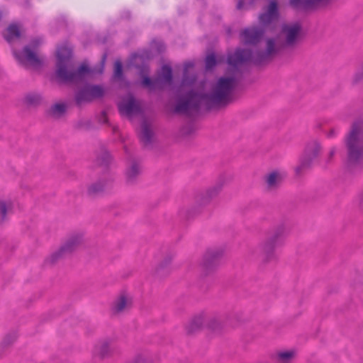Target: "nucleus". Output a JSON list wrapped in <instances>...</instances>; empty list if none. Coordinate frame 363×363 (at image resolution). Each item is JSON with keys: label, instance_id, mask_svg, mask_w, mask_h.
<instances>
[{"label": "nucleus", "instance_id": "obj_1", "mask_svg": "<svg viewBox=\"0 0 363 363\" xmlns=\"http://www.w3.org/2000/svg\"><path fill=\"white\" fill-rule=\"evenodd\" d=\"M237 84L235 77H221L211 93L199 92L194 89L177 96L174 111L178 114L190 116L192 111H199L201 104L207 110L225 106L231 101L230 94Z\"/></svg>", "mask_w": 363, "mask_h": 363}, {"label": "nucleus", "instance_id": "obj_2", "mask_svg": "<svg viewBox=\"0 0 363 363\" xmlns=\"http://www.w3.org/2000/svg\"><path fill=\"white\" fill-rule=\"evenodd\" d=\"M279 16L278 2L276 0H271L266 11L259 15L260 28H246L240 33L244 44L255 45L259 43L267 30H274Z\"/></svg>", "mask_w": 363, "mask_h": 363}, {"label": "nucleus", "instance_id": "obj_3", "mask_svg": "<svg viewBox=\"0 0 363 363\" xmlns=\"http://www.w3.org/2000/svg\"><path fill=\"white\" fill-rule=\"evenodd\" d=\"M72 55V50L67 46H61L57 52L55 77L60 84H78L84 82L93 70L86 63L81 64L77 69H69L67 62Z\"/></svg>", "mask_w": 363, "mask_h": 363}, {"label": "nucleus", "instance_id": "obj_4", "mask_svg": "<svg viewBox=\"0 0 363 363\" xmlns=\"http://www.w3.org/2000/svg\"><path fill=\"white\" fill-rule=\"evenodd\" d=\"M346 167L351 172L363 169V121H354L345 138Z\"/></svg>", "mask_w": 363, "mask_h": 363}, {"label": "nucleus", "instance_id": "obj_5", "mask_svg": "<svg viewBox=\"0 0 363 363\" xmlns=\"http://www.w3.org/2000/svg\"><path fill=\"white\" fill-rule=\"evenodd\" d=\"M278 50L274 38H268L265 51H257L255 55L250 49L238 48L233 54L228 55L227 62L229 65L237 68L239 65L252 61L255 65H260L266 62L271 55L277 54Z\"/></svg>", "mask_w": 363, "mask_h": 363}, {"label": "nucleus", "instance_id": "obj_6", "mask_svg": "<svg viewBox=\"0 0 363 363\" xmlns=\"http://www.w3.org/2000/svg\"><path fill=\"white\" fill-rule=\"evenodd\" d=\"M286 233L285 226L280 225L269 235L262 247L265 262H269L274 258V250L282 243Z\"/></svg>", "mask_w": 363, "mask_h": 363}, {"label": "nucleus", "instance_id": "obj_7", "mask_svg": "<svg viewBox=\"0 0 363 363\" xmlns=\"http://www.w3.org/2000/svg\"><path fill=\"white\" fill-rule=\"evenodd\" d=\"M104 95L105 89L102 86L86 84L75 93L74 100L77 106H80L84 103H90Z\"/></svg>", "mask_w": 363, "mask_h": 363}, {"label": "nucleus", "instance_id": "obj_8", "mask_svg": "<svg viewBox=\"0 0 363 363\" xmlns=\"http://www.w3.org/2000/svg\"><path fill=\"white\" fill-rule=\"evenodd\" d=\"M321 151V145L317 140L308 142L300 160V164L295 169L296 174L300 175L303 171L311 168L312 163Z\"/></svg>", "mask_w": 363, "mask_h": 363}, {"label": "nucleus", "instance_id": "obj_9", "mask_svg": "<svg viewBox=\"0 0 363 363\" xmlns=\"http://www.w3.org/2000/svg\"><path fill=\"white\" fill-rule=\"evenodd\" d=\"M82 240V235L75 234L72 235L67 240V242L60 247L57 251L53 252L48 258L45 259V264H49L50 265L56 264L60 259L74 251L81 243Z\"/></svg>", "mask_w": 363, "mask_h": 363}, {"label": "nucleus", "instance_id": "obj_10", "mask_svg": "<svg viewBox=\"0 0 363 363\" xmlns=\"http://www.w3.org/2000/svg\"><path fill=\"white\" fill-rule=\"evenodd\" d=\"M13 54L18 63L25 67L30 66L37 69L43 65V60L29 45H25L21 50H13Z\"/></svg>", "mask_w": 363, "mask_h": 363}, {"label": "nucleus", "instance_id": "obj_11", "mask_svg": "<svg viewBox=\"0 0 363 363\" xmlns=\"http://www.w3.org/2000/svg\"><path fill=\"white\" fill-rule=\"evenodd\" d=\"M223 250L221 248L208 249L203 257L201 267L206 275L213 272L220 264Z\"/></svg>", "mask_w": 363, "mask_h": 363}, {"label": "nucleus", "instance_id": "obj_12", "mask_svg": "<svg viewBox=\"0 0 363 363\" xmlns=\"http://www.w3.org/2000/svg\"><path fill=\"white\" fill-rule=\"evenodd\" d=\"M136 67L139 69V75L141 78V85L143 87L148 88L150 90L162 88L160 79H152L149 77L150 69L147 65H143Z\"/></svg>", "mask_w": 363, "mask_h": 363}, {"label": "nucleus", "instance_id": "obj_13", "mask_svg": "<svg viewBox=\"0 0 363 363\" xmlns=\"http://www.w3.org/2000/svg\"><path fill=\"white\" fill-rule=\"evenodd\" d=\"M330 0H289L292 8L296 10L315 9L320 6H325Z\"/></svg>", "mask_w": 363, "mask_h": 363}, {"label": "nucleus", "instance_id": "obj_14", "mask_svg": "<svg viewBox=\"0 0 363 363\" xmlns=\"http://www.w3.org/2000/svg\"><path fill=\"white\" fill-rule=\"evenodd\" d=\"M118 109L121 114H125L128 116L140 113L142 111L140 104L132 95L128 97L126 101L119 104Z\"/></svg>", "mask_w": 363, "mask_h": 363}, {"label": "nucleus", "instance_id": "obj_15", "mask_svg": "<svg viewBox=\"0 0 363 363\" xmlns=\"http://www.w3.org/2000/svg\"><path fill=\"white\" fill-rule=\"evenodd\" d=\"M301 25L296 22L291 26H284L283 32L286 33V44L288 46L294 45L301 31Z\"/></svg>", "mask_w": 363, "mask_h": 363}, {"label": "nucleus", "instance_id": "obj_16", "mask_svg": "<svg viewBox=\"0 0 363 363\" xmlns=\"http://www.w3.org/2000/svg\"><path fill=\"white\" fill-rule=\"evenodd\" d=\"M4 39L9 43H12L16 40L20 39L21 32L19 26L17 23H12L3 32Z\"/></svg>", "mask_w": 363, "mask_h": 363}, {"label": "nucleus", "instance_id": "obj_17", "mask_svg": "<svg viewBox=\"0 0 363 363\" xmlns=\"http://www.w3.org/2000/svg\"><path fill=\"white\" fill-rule=\"evenodd\" d=\"M153 135V132L148 123L145 121H143L142 123V131L140 135V140L145 147L152 143Z\"/></svg>", "mask_w": 363, "mask_h": 363}, {"label": "nucleus", "instance_id": "obj_18", "mask_svg": "<svg viewBox=\"0 0 363 363\" xmlns=\"http://www.w3.org/2000/svg\"><path fill=\"white\" fill-rule=\"evenodd\" d=\"M172 260V255H167L156 268V273L160 277L168 274L170 272V264Z\"/></svg>", "mask_w": 363, "mask_h": 363}, {"label": "nucleus", "instance_id": "obj_19", "mask_svg": "<svg viewBox=\"0 0 363 363\" xmlns=\"http://www.w3.org/2000/svg\"><path fill=\"white\" fill-rule=\"evenodd\" d=\"M203 323V315H200L195 316L186 327V333L188 335H193L196 332L200 330Z\"/></svg>", "mask_w": 363, "mask_h": 363}, {"label": "nucleus", "instance_id": "obj_20", "mask_svg": "<svg viewBox=\"0 0 363 363\" xmlns=\"http://www.w3.org/2000/svg\"><path fill=\"white\" fill-rule=\"evenodd\" d=\"M94 352L101 359L108 357L111 354V349L108 341H104L100 345L95 346Z\"/></svg>", "mask_w": 363, "mask_h": 363}, {"label": "nucleus", "instance_id": "obj_21", "mask_svg": "<svg viewBox=\"0 0 363 363\" xmlns=\"http://www.w3.org/2000/svg\"><path fill=\"white\" fill-rule=\"evenodd\" d=\"M140 168L136 162H133L130 168L126 171V181L128 184H133L140 174Z\"/></svg>", "mask_w": 363, "mask_h": 363}, {"label": "nucleus", "instance_id": "obj_22", "mask_svg": "<svg viewBox=\"0 0 363 363\" xmlns=\"http://www.w3.org/2000/svg\"><path fill=\"white\" fill-rule=\"evenodd\" d=\"M108 181L99 180L98 182L91 184L88 188V194L90 196H96L102 193Z\"/></svg>", "mask_w": 363, "mask_h": 363}, {"label": "nucleus", "instance_id": "obj_23", "mask_svg": "<svg viewBox=\"0 0 363 363\" xmlns=\"http://www.w3.org/2000/svg\"><path fill=\"white\" fill-rule=\"evenodd\" d=\"M67 111V106L63 103H57L52 105L48 111V114L55 118L62 116Z\"/></svg>", "mask_w": 363, "mask_h": 363}, {"label": "nucleus", "instance_id": "obj_24", "mask_svg": "<svg viewBox=\"0 0 363 363\" xmlns=\"http://www.w3.org/2000/svg\"><path fill=\"white\" fill-rule=\"evenodd\" d=\"M111 161V155L106 150L102 151V152L99 155H98L96 159V163L97 164V165L100 167H104L105 168H107L108 167Z\"/></svg>", "mask_w": 363, "mask_h": 363}, {"label": "nucleus", "instance_id": "obj_25", "mask_svg": "<svg viewBox=\"0 0 363 363\" xmlns=\"http://www.w3.org/2000/svg\"><path fill=\"white\" fill-rule=\"evenodd\" d=\"M42 97L38 94L30 93L24 98V102L30 106H37L41 103Z\"/></svg>", "mask_w": 363, "mask_h": 363}, {"label": "nucleus", "instance_id": "obj_26", "mask_svg": "<svg viewBox=\"0 0 363 363\" xmlns=\"http://www.w3.org/2000/svg\"><path fill=\"white\" fill-rule=\"evenodd\" d=\"M220 190H221V186L220 185L214 186L212 189H208L206 192L205 195H203L201 197V203H203V204L207 203L208 202H209V201L212 198L216 196L218 194V193L220 191Z\"/></svg>", "mask_w": 363, "mask_h": 363}, {"label": "nucleus", "instance_id": "obj_27", "mask_svg": "<svg viewBox=\"0 0 363 363\" xmlns=\"http://www.w3.org/2000/svg\"><path fill=\"white\" fill-rule=\"evenodd\" d=\"M162 78L165 83H172L173 80L172 69L171 66L164 65L162 66Z\"/></svg>", "mask_w": 363, "mask_h": 363}, {"label": "nucleus", "instance_id": "obj_28", "mask_svg": "<svg viewBox=\"0 0 363 363\" xmlns=\"http://www.w3.org/2000/svg\"><path fill=\"white\" fill-rule=\"evenodd\" d=\"M113 77L119 80L124 78L123 64L120 60H117L114 63Z\"/></svg>", "mask_w": 363, "mask_h": 363}, {"label": "nucleus", "instance_id": "obj_29", "mask_svg": "<svg viewBox=\"0 0 363 363\" xmlns=\"http://www.w3.org/2000/svg\"><path fill=\"white\" fill-rule=\"evenodd\" d=\"M257 1V0H238L236 7L238 10H248L255 6Z\"/></svg>", "mask_w": 363, "mask_h": 363}, {"label": "nucleus", "instance_id": "obj_30", "mask_svg": "<svg viewBox=\"0 0 363 363\" xmlns=\"http://www.w3.org/2000/svg\"><path fill=\"white\" fill-rule=\"evenodd\" d=\"M294 355V352L292 351H286L279 352L277 354V361L279 363H289Z\"/></svg>", "mask_w": 363, "mask_h": 363}, {"label": "nucleus", "instance_id": "obj_31", "mask_svg": "<svg viewBox=\"0 0 363 363\" xmlns=\"http://www.w3.org/2000/svg\"><path fill=\"white\" fill-rule=\"evenodd\" d=\"M127 303V298L125 295H121L118 300L116 301L113 306V310L118 313L122 311Z\"/></svg>", "mask_w": 363, "mask_h": 363}, {"label": "nucleus", "instance_id": "obj_32", "mask_svg": "<svg viewBox=\"0 0 363 363\" xmlns=\"http://www.w3.org/2000/svg\"><path fill=\"white\" fill-rule=\"evenodd\" d=\"M12 208V203L9 201L8 203L2 200H0V213L1 221L4 222L6 217L7 211L9 208Z\"/></svg>", "mask_w": 363, "mask_h": 363}, {"label": "nucleus", "instance_id": "obj_33", "mask_svg": "<svg viewBox=\"0 0 363 363\" xmlns=\"http://www.w3.org/2000/svg\"><path fill=\"white\" fill-rule=\"evenodd\" d=\"M217 64L216 56L214 53L207 55L205 60V66L207 70H211L215 67Z\"/></svg>", "mask_w": 363, "mask_h": 363}, {"label": "nucleus", "instance_id": "obj_34", "mask_svg": "<svg viewBox=\"0 0 363 363\" xmlns=\"http://www.w3.org/2000/svg\"><path fill=\"white\" fill-rule=\"evenodd\" d=\"M196 81L194 77H189V73L183 72L182 85V86H192Z\"/></svg>", "mask_w": 363, "mask_h": 363}, {"label": "nucleus", "instance_id": "obj_35", "mask_svg": "<svg viewBox=\"0 0 363 363\" xmlns=\"http://www.w3.org/2000/svg\"><path fill=\"white\" fill-rule=\"evenodd\" d=\"M354 84H360L363 83V65L361 66V68L355 73L354 79Z\"/></svg>", "mask_w": 363, "mask_h": 363}, {"label": "nucleus", "instance_id": "obj_36", "mask_svg": "<svg viewBox=\"0 0 363 363\" xmlns=\"http://www.w3.org/2000/svg\"><path fill=\"white\" fill-rule=\"evenodd\" d=\"M278 174L277 172H274L269 174L267 177V184L269 186H274L277 184V179Z\"/></svg>", "mask_w": 363, "mask_h": 363}, {"label": "nucleus", "instance_id": "obj_37", "mask_svg": "<svg viewBox=\"0 0 363 363\" xmlns=\"http://www.w3.org/2000/svg\"><path fill=\"white\" fill-rule=\"evenodd\" d=\"M194 131V127L193 124H189L188 125L184 126L182 128V132L184 135H189Z\"/></svg>", "mask_w": 363, "mask_h": 363}, {"label": "nucleus", "instance_id": "obj_38", "mask_svg": "<svg viewBox=\"0 0 363 363\" xmlns=\"http://www.w3.org/2000/svg\"><path fill=\"white\" fill-rule=\"evenodd\" d=\"M208 327L215 331L219 329L220 323L216 319H213L208 323Z\"/></svg>", "mask_w": 363, "mask_h": 363}, {"label": "nucleus", "instance_id": "obj_39", "mask_svg": "<svg viewBox=\"0 0 363 363\" xmlns=\"http://www.w3.org/2000/svg\"><path fill=\"white\" fill-rule=\"evenodd\" d=\"M131 363H152V362L145 359L142 355H138Z\"/></svg>", "mask_w": 363, "mask_h": 363}, {"label": "nucleus", "instance_id": "obj_40", "mask_svg": "<svg viewBox=\"0 0 363 363\" xmlns=\"http://www.w3.org/2000/svg\"><path fill=\"white\" fill-rule=\"evenodd\" d=\"M194 65V62H186L184 64V70H183V72H187L188 73V69L189 68H191L193 67Z\"/></svg>", "mask_w": 363, "mask_h": 363}, {"label": "nucleus", "instance_id": "obj_41", "mask_svg": "<svg viewBox=\"0 0 363 363\" xmlns=\"http://www.w3.org/2000/svg\"><path fill=\"white\" fill-rule=\"evenodd\" d=\"M79 125L82 128H84L86 130H88L89 128H91V121H88L84 123V124H79Z\"/></svg>", "mask_w": 363, "mask_h": 363}, {"label": "nucleus", "instance_id": "obj_42", "mask_svg": "<svg viewBox=\"0 0 363 363\" xmlns=\"http://www.w3.org/2000/svg\"><path fill=\"white\" fill-rule=\"evenodd\" d=\"M335 148L331 149V150L330 151V153H329L330 159L333 157V155H335Z\"/></svg>", "mask_w": 363, "mask_h": 363}, {"label": "nucleus", "instance_id": "obj_43", "mask_svg": "<svg viewBox=\"0 0 363 363\" xmlns=\"http://www.w3.org/2000/svg\"><path fill=\"white\" fill-rule=\"evenodd\" d=\"M9 337H10L9 336H6V337H5L4 341V343H6V344L9 345V344H10V343H11V342H13V340H11V341H10V340H9Z\"/></svg>", "mask_w": 363, "mask_h": 363}, {"label": "nucleus", "instance_id": "obj_44", "mask_svg": "<svg viewBox=\"0 0 363 363\" xmlns=\"http://www.w3.org/2000/svg\"><path fill=\"white\" fill-rule=\"evenodd\" d=\"M335 130L334 129H332L330 130V131L329 132L328 136V137H333L335 135Z\"/></svg>", "mask_w": 363, "mask_h": 363}, {"label": "nucleus", "instance_id": "obj_45", "mask_svg": "<svg viewBox=\"0 0 363 363\" xmlns=\"http://www.w3.org/2000/svg\"><path fill=\"white\" fill-rule=\"evenodd\" d=\"M106 57H107L106 53H104V54L103 55V56H102V58H101V62H102V64H103V65L104 64V62H105V61H106Z\"/></svg>", "mask_w": 363, "mask_h": 363}, {"label": "nucleus", "instance_id": "obj_46", "mask_svg": "<svg viewBox=\"0 0 363 363\" xmlns=\"http://www.w3.org/2000/svg\"><path fill=\"white\" fill-rule=\"evenodd\" d=\"M33 43L34 46H38V41L37 40H33Z\"/></svg>", "mask_w": 363, "mask_h": 363}]
</instances>
